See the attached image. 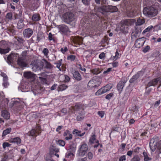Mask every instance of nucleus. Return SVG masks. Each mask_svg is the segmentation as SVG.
I'll return each instance as SVG.
<instances>
[{"instance_id": "nucleus-1", "label": "nucleus", "mask_w": 161, "mask_h": 161, "mask_svg": "<svg viewBox=\"0 0 161 161\" xmlns=\"http://www.w3.org/2000/svg\"><path fill=\"white\" fill-rule=\"evenodd\" d=\"M62 19L64 22L68 24L75 23L76 21V19L74 14L70 12L64 14L62 16Z\"/></svg>"}, {"instance_id": "nucleus-2", "label": "nucleus", "mask_w": 161, "mask_h": 161, "mask_svg": "<svg viewBox=\"0 0 161 161\" xmlns=\"http://www.w3.org/2000/svg\"><path fill=\"white\" fill-rule=\"evenodd\" d=\"M143 12L144 14L149 17H152L155 16L158 13L157 9L152 6L144 8Z\"/></svg>"}, {"instance_id": "nucleus-3", "label": "nucleus", "mask_w": 161, "mask_h": 161, "mask_svg": "<svg viewBox=\"0 0 161 161\" xmlns=\"http://www.w3.org/2000/svg\"><path fill=\"white\" fill-rule=\"evenodd\" d=\"M10 49L7 47V45L5 41H2L0 42V53L4 54L8 53Z\"/></svg>"}, {"instance_id": "nucleus-4", "label": "nucleus", "mask_w": 161, "mask_h": 161, "mask_svg": "<svg viewBox=\"0 0 161 161\" xmlns=\"http://www.w3.org/2000/svg\"><path fill=\"white\" fill-rule=\"evenodd\" d=\"M43 67V61L40 60H38L35 62L32 67V69L34 71H36L37 70H41Z\"/></svg>"}, {"instance_id": "nucleus-5", "label": "nucleus", "mask_w": 161, "mask_h": 161, "mask_svg": "<svg viewBox=\"0 0 161 161\" xmlns=\"http://www.w3.org/2000/svg\"><path fill=\"white\" fill-rule=\"evenodd\" d=\"M19 54L17 53H12L9 54L7 58V62L9 64L13 63L18 57Z\"/></svg>"}, {"instance_id": "nucleus-6", "label": "nucleus", "mask_w": 161, "mask_h": 161, "mask_svg": "<svg viewBox=\"0 0 161 161\" xmlns=\"http://www.w3.org/2000/svg\"><path fill=\"white\" fill-rule=\"evenodd\" d=\"M26 62V59L25 57L19 55L17 59V63L19 66L21 67H26L27 64Z\"/></svg>"}, {"instance_id": "nucleus-7", "label": "nucleus", "mask_w": 161, "mask_h": 161, "mask_svg": "<svg viewBox=\"0 0 161 161\" xmlns=\"http://www.w3.org/2000/svg\"><path fill=\"white\" fill-rule=\"evenodd\" d=\"M94 10L96 12H100L102 13L109 12V7L108 5H104L100 7H95Z\"/></svg>"}, {"instance_id": "nucleus-8", "label": "nucleus", "mask_w": 161, "mask_h": 161, "mask_svg": "<svg viewBox=\"0 0 161 161\" xmlns=\"http://www.w3.org/2000/svg\"><path fill=\"white\" fill-rule=\"evenodd\" d=\"M88 147L86 144H83L81 145L79 150L78 154L80 156L84 155L88 150Z\"/></svg>"}, {"instance_id": "nucleus-9", "label": "nucleus", "mask_w": 161, "mask_h": 161, "mask_svg": "<svg viewBox=\"0 0 161 161\" xmlns=\"http://www.w3.org/2000/svg\"><path fill=\"white\" fill-rule=\"evenodd\" d=\"M136 21L135 19H128L123 20L121 21L122 25L126 26L131 25L134 23Z\"/></svg>"}, {"instance_id": "nucleus-10", "label": "nucleus", "mask_w": 161, "mask_h": 161, "mask_svg": "<svg viewBox=\"0 0 161 161\" xmlns=\"http://www.w3.org/2000/svg\"><path fill=\"white\" fill-rule=\"evenodd\" d=\"M144 74L143 71H141L138 72L137 74L134 75L129 80L130 83H133L139 77L142 76Z\"/></svg>"}, {"instance_id": "nucleus-11", "label": "nucleus", "mask_w": 161, "mask_h": 161, "mask_svg": "<svg viewBox=\"0 0 161 161\" xmlns=\"http://www.w3.org/2000/svg\"><path fill=\"white\" fill-rule=\"evenodd\" d=\"M23 33L24 37L29 38L33 34V31L31 29L28 28L24 30Z\"/></svg>"}, {"instance_id": "nucleus-12", "label": "nucleus", "mask_w": 161, "mask_h": 161, "mask_svg": "<svg viewBox=\"0 0 161 161\" xmlns=\"http://www.w3.org/2000/svg\"><path fill=\"white\" fill-rule=\"evenodd\" d=\"M145 42L144 38H141L138 39L135 42V46L137 48H139L142 47Z\"/></svg>"}, {"instance_id": "nucleus-13", "label": "nucleus", "mask_w": 161, "mask_h": 161, "mask_svg": "<svg viewBox=\"0 0 161 161\" xmlns=\"http://www.w3.org/2000/svg\"><path fill=\"white\" fill-rule=\"evenodd\" d=\"M160 79H161L160 77H158L150 81L147 84V87H146V88L152 86H155L158 83V82L160 80Z\"/></svg>"}, {"instance_id": "nucleus-14", "label": "nucleus", "mask_w": 161, "mask_h": 161, "mask_svg": "<svg viewBox=\"0 0 161 161\" xmlns=\"http://www.w3.org/2000/svg\"><path fill=\"white\" fill-rule=\"evenodd\" d=\"M149 145L151 150L153 152L157 147V142L154 139H152L150 141Z\"/></svg>"}, {"instance_id": "nucleus-15", "label": "nucleus", "mask_w": 161, "mask_h": 161, "mask_svg": "<svg viewBox=\"0 0 161 161\" xmlns=\"http://www.w3.org/2000/svg\"><path fill=\"white\" fill-rule=\"evenodd\" d=\"M73 75L75 80L77 81H79L82 80V77L78 71H75L73 73Z\"/></svg>"}, {"instance_id": "nucleus-16", "label": "nucleus", "mask_w": 161, "mask_h": 161, "mask_svg": "<svg viewBox=\"0 0 161 161\" xmlns=\"http://www.w3.org/2000/svg\"><path fill=\"white\" fill-rule=\"evenodd\" d=\"M42 61L43 63V66H44L45 68L47 69H51L53 68V66L46 60L44 59H42Z\"/></svg>"}, {"instance_id": "nucleus-17", "label": "nucleus", "mask_w": 161, "mask_h": 161, "mask_svg": "<svg viewBox=\"0 0 161 161\" xmlns=\"http://www.w3.org/2000/svg\"><path fill=\"white\" fill-rule=\"evenodd\" d=\"M23 75L25 78L29 79L34 78L35 76V74L32 73L31 71H27L24 73Z\"/></svg>"}, {"instance_id": "nucleus-18", "label": "nucleus", "mask_w": 161, "mask_h": 161, "mask_svg": "<svg viewBox=\"0 0 161 161\" xmlns=\"http://www.w3.org/2000/svg\"><path fill=\"white\" fill-rule=\"evenodd\" d=\"M10 142L14 143L17 145H19L21 142V140L19 137L11 138L10 140Z\"/></svg>"}, {"instance_id": "nucleus-19", "label": "nucleus", "mask_w": 161, "mask_h": 161, "mask_svg": "<svg viewBox=\"0 0 161 161\" xmlns=\"http://www.w3.org/2000/svg\"><path fill=\"white\" fill-rule=\"evenodd\" d=\"M40 126L39 125H38V126L37 127V130H36L34 129L32 130L30 132L29 136H35L36 133H37V134L39 135V131L38 130H40Z\"/></svg>"}, {"instance_id": "nucleus-20", "label": "nucleus", "mask_w": 161, "mask_h": 161, "mask_svg": "<svg viewBox=\"0 0 161 161\" xmlns=\"http://www.w3.org/2000/svg\"><path fill=\"white\" fill-rule=\"evenodd\" d=\"M125 82L123 81H120L117 86V88L120 93L123 90Z\"/></svg>"}, {"instance_id": "nucleus-21", "label": "nucleus", "mask_w": 161, "mask_h": 161, "mask_svg": "<svg viewBox=\"0 0 161 161\" xmlns=\"http://www.w3.org/2000/svg\"><path fill=\"white\" fill-rule=\"evenodd\" d=\"M59 151V149L56 147L52 146L50 149V154L51 156L53 155L54 152L57 153Z\"/></svg>"}, {"instance_id": "nucleus-22", "label": "nucleus", "mask_w": 161, "mask_h": 161, "mask_svg": "<svg viewBox=\"0 0 161 161\" xmlns=\"http://www.w3.org/2000/svg\"><path fill=\"white\" fill-rule=\"evenodd\" d=\"M81 131H79L78 130L75 129L73 130L72 133L74 135H75L76 136H82L84 135L85 132H84L81 134Z\"/></svg>"}, {"instance_id": "nucleus-23", "label": "nucleus", "mask_w": 161, "mask_h": 161, "mask_svg": "<svg viewBox=\"0 0 161 161\" xmlns=\"http://www.w3.org/2000/svg\"><path fill=\"white\" fill-rule=\"evenodd\" d=\"M128 27L126 25H122L120 28V31L124 34H126L128 32Z\"/></svg>"}, {"instance_id": "nucleus-24", "label": "nucleus", "mask_w": 161, "mask_h": 161, "mask_svg": "<svg viewBox=\"0 0 161 161\" xmlns=\"http://www.w3.org/2000/svg\"><path fill=\"white\" fill-rule=\"evenodd\" d=\"M2 116L6 119H8L10 117L9 114L7 110H3L2 112Z\"/></svg>"}, {"instance_id": "nucleus-25", "label": "nucleus", "mask_w": 161, "mask_h": 161, "mask_svg": "<svg viewBox=\"0 0 161 161\" xmlns=\"http://www.w3.org/2000/svg\"><path fill=\"white\" fill-rule=\"evenodd\" d=\"M60 29L61 31L64 33L67 32L69 30L68 27L65 25H63L60 26Z\"/></svg>"}, {"instance_id": "nucleus-26", "label": "nucleus", "mask_w": 161, "mask_h": 161, "mask_svg": "<svg viewBox=\"0 0 161 161\" xmlns=\"http://www.w3.org/2000/svg\"><path fill=\"white\" fill-rule=\"evenodd\" d=\"M145 20L143 19H141L140 18H137V22H136V25H141L145 23Z\"/></svg>"}, {"instance_id": "nucleus-27", "label": "nucleus", "mask_w": 161, "mask_h": 161, "mask_svg": "<svg viewBox=\"0 0 161 161\" xmlns=\"http://www.w3.org/2000/svg\"><path fill=\"white\" fill-rule=\"evenodd\" d=\"M24 26V24L23 20L22 19H20L17 23V28L19 29H21Z\"/></svg>"}, {"instance_id": "nucleus-28", "label": "nucleus", "mask_w": 161, "mask_h": 161, "mask_svg": "<svg viewBox=\"0 0 161 161\" xmlns=\"http://www.w3.org/2000/svg\"><path fill=\"white\" fill-rule=\"evenodd\" d=\"M96 80L94 79L90 80L88 83V86L90 87V88H92L95 84H96Z\"/></svg>"}, {"instance_id": "nucleus-29", "label": "nucleus", "mask_w": 161, "mask_h": 161, "mask_svg": "<svg viewBox=\"0 0 161 161\" xmlns=\"http://www.w3.org/2000/svg\"><path fill=\"white\" fill-rule=\"evenodd\" d=\"M109 12H114L118 10L117 8L115 6L108 5Z\"/></svg>"}, {"instance_id": "nucleus-30", "label": "nucleus", "mask_w": 161, "mask_h": 161, "mask_svg": "<svg viewBox=\"0 0 161 161\" xmlns=\"http://www.w3.org/2000/svg\"><path fill=\"white\" fill-rule=\"evenodd\" d=\"M32 19L33 21H37L40 19L39 15L37 14H34L32 17Z\"/></svg>"}, {"instance_id": "nucleus-31", "label": "nucleus", "mask_w": 161, "mask_h": 161, "mask_svg": "<svg viewBox=\"0 0 161 161\" xmlns=\"http://www.w3.org/2000/svg\"><path fill=\"white\" fill-rule=\"evenodd\" d=\"M67 87V85L64 84L58 86V91H63L66 89Z\"/></svg>"}, {"instance_id": "nucleus-32", "label": "nucleus", "mask_w": 161, "mask_h": 161, "mask_svg": "<svg viewBox=\"0 0 161 161\" xmlns=\"http://www.w3.org/2000/svg\"><path fill=\"white\" fill-rule=\"evenodd\" d=\"M44 37V33L41 32H39L37 36V40L39 41L40 40L43 38Z\"/></svg>"}, {"instance_id": "nucleus-33", "label": "nucleus", "mask_w": 161, "mask_h": 161, "mask_svg": "<svg viewBox=\"0 0 161 161\" xmlns=\"http://www.w3.org/2000/svg\"><path fill=\"white\" fill-rule=\"evenodd\" d=\"M62 59L57 61L56 62L54 63V64H56V67L59 69L60 71H61L60 66L62 64Z\"/></svg>"}, {"instance_id": "nucleus-34", "label": "nucleus", "mask_w": 161, "mask_h": 161, "mask_svg": "<svg viewBox=\"0 0 161 161\" xmlns=\"http://www.w3.org/2000/svg\"><path fill=\"white\" fill-rule=\"evenodd\" d=\"M143 154L144 157V160L145 161H148L151 160L152 159L151 158L148 157L147 153L145 152H143Z\"/></svg>"}, {"instance_id": "nucleus-35", "label": "nucleus", "mask_w": 161, "mask_h": 161, "mask_svg": "<svg viewBox=\"0 0 161 161\" xmlns=\"http://www.w3.org/2000/svg\"><path fill=\"white\" fill-rule=\"evenodd\" d=\"M11 129L10 128H8L3 131L2 136H4L9 133L11 130Z\"/></svg>"}, {"instance_id": "nucleus-36", "label": "nucleus", "mask_w": 161, "mask_h": 161, "mask_svg": "<svg viewBox=\"0 0 161 161\" xmlns=\"http://www.w3.org/2000/svg\"><path fill=\"white\" fill-rule=\"evenodd\" d=\"M101 71L99 68L94 69L92 70V73L95 75H97L101 72Z\"/></svg>"}, {"instance_id": "nucleus-37", "label": "nucleus", "mask_w": 161, "mask_h": 161, "mask_svg": "<svg viewBox=\"0 0 161 161\" xmlns=\"http://www.w3.org/2000/svg\"><path fill=\"white\" fill-rule=\"evenodd\" d=\"M96 139V136L94 134L92 135L91 137L90 138L89 140V142L91 144H93L94 143V141Z\"/></svg>"}, {"instance_id": "nucleus-38", "label": "nucleus", "mask_w": 161, "mask_h": 161, "mask_svg": "<svg viewBox=\"0 0 161 161\" xmlns=\"http://www.w3.org/2000/svg\"><path fill=\"white\" fill-rule=\"evenodd\" d=\"M82 106L81 104H77L74 107V109L77 111L79 110L80 109H82Z\"/></svg>"}, {"instance_id": "nucleus-39", "label": "nucleus", "mask_w": 161, "mask_h": 161, "mask_svg": "<svg viewBox=\"0 0 161 161\" xmlns=\"http://www.w3.org/2000/svg\"><path fill=\"white\" fill-rule=\"evenodd\" d=\"M103 93H104L103 88L100 89L98 90L97 92L95 93V95L97 96L101 94H102Z\"/></svg>"}, {"instance_id": "nucleus-40", "label": "nucleus", "mask_w": 161, "mask_h": 161, "mask_svg": "<svg viewBox=\"0 0 161 161\" xmlns=\"http://www.w3.org/2000/svg\"><path fill=\"white\" fill-rule=\"evenodd\" d=\"M131 110L134 112L136 113L138 110L136 106L134 104L133 105L131 108Z\"/></svg>"}, {"instance_id": "nucleus-41", "label": "nucleus", "mask_w": 161, "mask_h": 161, "mask_svg": "<svg viewBox=\"0 0 161 161\" xmlns=\"http://www.w3.org/2000/svg\"><path fill=\"white\" fill-rule=\"evenodd\" d=\"M8 32L12 35L15 34V31L12 28H9L8 30Z\"/></svg>"}, {"instance_id": "nucleus-42", "label": "nucleus", "mask_w": 161, "mask_h": 161, "mask_svg": "<svg viewBox=\"0 0 161 161\" xmlns=\"http://www.w3.org/2000/svg\"><path fill=\"white\" fill-rule=\"evenodd\" d=\"M76 58V56L75 55H71L68 56L67 59L71 61H74Z\"/></svg>"}, {"instance_id": "nucleus-43", "label": "nucleus", "mask_w": 161, "mask_h": 161, "mask_svg": "<svg viewBox=\"0 0 161 161\" xmlns=\"http://www.w3.org/2000/svg\"><path fill=\"white\" fill-rule=\"evenodd\" d=\"M84 118V115L83 114H80L77 116V119L78 121H81Z\"/></svg>"}, {"instance_id": "nucleus-44", "label": "nucleus", "mask_w": 161, "mask_h": 161, "mask_svg": "<svg viewBox=\"0 0 161 161\" xmlns=\"http://www.w3.org/2000/svg\"><path fill=\"white\" fill-rule=\"evenodd\" d=\"M153 26L152 25L150 26H148L147 28H146L144 31H143L142 33L145 34L146 32L149 31L150 30H152L153 28Z\"/></svg>"}, {"instance_id": "nucleus-45", "label": "nucleus", "mask_w": 161, "mask_h": 161, "mask_svg": "<svg viewBox=\"0 0 161 161\" xmlns=\"http://www.w3.org/2000/svg\"><path fill=\"white\" fill-rule=\"evenodd\" d=\"M57 144L62 146H64L65 145V142L63 140H59L57 142Z\"/></svg>"}, {"instance_id": "nucleus-46", "label": "nucleus", "mask_w": 161, "mask_h": 161, "mask_svg": "<svg viewBox=\"0 0 161 161\" xmlns=\"http://www.w3.org/2000/svg\"><path fill=\"white\" fill-rule=\"evenodd\" d=\"M140 160V158L138 156H135L132 158L131 161H139Z\"/></svg>"}, {"instance_id": "nucleus-47", "label": "nucleus", "mask_w": 161, "mask_h": 161, "mask_svg": "<svg viewBox=\"0 0 161 161\" xmlns=\"http://www.w3.org/2000/svg\"><path fill=\"white\" fill-rule=\"evenodd\" d=\"M82 2L86 6H88L90 4V0H82Z\"/></svg>"}, {"instance_id": "nucleus-48", "label": "nucleus", "mask_w": 161, "mask_h": 161, "mask_svg": "<svg viewBox=\"0 0 161 161\" xmlns=\"http://www.w3.org/2000/svg\"><path fill=\"white\" fill-rule=\"evenodd\" d=\"M113 59L116 60L119 58V54L117 51H116L115 53V55L113 57Z\"/></svg>"}, {"instance_id": "nucleus-49", "label": "nucleus", "mask_w": 161, "mask_h": 161, "mask_svg": "<svg viewBox=\"0 0 161 161\" xmlns=\"http://www.w3.org/2000/svg\"><path fill=\"white\" fill-rule=\"evenodd\" d=\"M11 146V144L8 142H4L3 144V147L5 148L7 147H9Z\"/></svg>"}, {"instance_id": "nucleus-50", "label": "nucleus", "mask_w": 161, "mask_h": 161, "mask_svg": "<svg viewBox=\"0 0 161 161\" xmlns=\"http://www.w3.org/2000/svg\"><path fill=\"white\" fill-rule=\"evenodd\" d=\"M113 95L114 94L113 93H110L106 96L105 97V98L107 99H109L111 98Z\"/></svg>"}, {"instance_id": "nucleus-51", "label": "nucleus", "mask_w": 161, "mask_h": 161, "mask_svg": "<svg viewBox=\"0 0 161 161\" xmlns=\"http://www.w3.org/2000/svg\"><path fill=\"white\" fill-rule=\"evenodd\" d=\"M68 50V48L66 47H64V48H61L60 49L61 51L63 53H64Z\"/></svg>"}, {"instance_id": "nucleus-52", "label": "nucleus", "mask_w": 161, "mask_h": 161, "mask_svg": "<svg viewBox=\"0 0 161 161\" xmlns=\"http://www.w3.org/2000/svg\"><path fill=\"white\" fill-rule=\"evenodd\" d=\"M150 47L149 46H147L143 49V52L144 53H146L150 49Z\"/></svg>"}, {"instance_id": "nucleus-53", "label": "nucleus", "mask_w": 161, "mask_h": 161, "mask_svg": "<svg viewBox=\"0 0 161 161\" xmlns=\"http://www.w3.org/2000/svg\"><path fill=\"white\" fill-rule=\"evenodd\" d=\"M17 41L19 42L21 44H23L24 42H25L24 40L22 38H21L20 37H18L17 38Z\"/></svg>"}, {"instance_id": "nucleus-54", "label": "nucleus", "mask_w": 161, "mask_h": 161, "mask_svg": "<svg viewBox=\"0 0 161 161\" xmlns=\"http://www.w3.org/2000/svg\"><path fill=\"white\" fill-rule=\"evenodd\" d=\"M12 15L11 13H8L6 16L7 18L9 19H11L12 18Z\"/></svg>"}, {"instance_id": "nucleus-55", "label": "nucleus", "mask_w": 161, "mask_h": 161, "mask_svg": "<svg viewBox=\"0 0 161 161\" xmlns=\"http://www.w3.org/2000/svg\"><path fill=\"white\" fill-rule=\"evenodd\" d=\"M42 52L45 55L47 56L48 53V50L47 48H44Z\"/></svg>"}, {"instance_id": "nucleus-56", "label": "nucleus", "mask_w": 161, "mask_h": 161, "mask_svg": "<svg viewBox=\"0 0 161 161\" xmlns=\"http://www.w3.org/2000/svg\"><path fill=\"white\" fill-rule=\"evenodd\" d=\"M72 138V135L70 133L65 138V139L67 140H71Z\"/></svg>"}, {"instance_id": "nucleus-57", "label": "nucleus", "mask_w": 161, "mask_h": 161, "mask_svg": "<svg viewBox=\"0 0 161 161\" xmlns=\"http://www.w3.org/2000/svg\"><path fill=\"white\" fill-rule=\"evenodd\" d=\"M126 159V156L125 155H123L120 157L119 161H125Z\"/></svg>"}, {"instance_id": "nucleus-58", "label": "nucleus", "mask_w": 161, "mask_h": 161, "mask_svg": "<svg viewBox=\"0 0 161 161\" xmlns=\"http://www.w3.org/2000/svg\"><path fill=\"white\" fill-rule=\"evenodd\" d=\"M64 77L65 78L64 81L65 82H68L70 80V78L67 75H65Z\"/></svg>"}, {"instance_id": "nucleus-59", "label": "nucleus", "mask_w": 161, "mask_h": 161, "mask_svg": "<svg viewBox=\"0 0 161 161\" xmlns=\"http://www.w3.org/2000/svg\"><path fill=\"white\" fill-rule=\"evenodd\" d=\"M105 54L104 53H102L99 55V57L100 59H103L105 57Z\"/></svg>"}, {"instance_id": "nucleus-60", "label": "nucleus", "mask_w": 161, "mask_h": 161, "mask_svg": "<svg viewBox=\"0 0 161 161\" xmlns=\"http://www.w3.org/2000/svg\"><path fill=\"white\" fill-rule=\"evenodd\" d=\"M1 75L3 77V79L4 80H8V77L6 75L4 74V73H2L1 74Z\"/></svg>"}, {"instance_id": "nucleus-61", "label": "nucleus", "mask_w": 161, "mask_h": 161, "mask_svg": "<svg viewBox=\"0 0 161 161\" xmlns=\"http://www.w3.org/2000/svg\"><path fill=\"white\" fill-rule=\"evenodd\" d=\"M48 39L50 41L53 40L54 41V39L53 38V35L51 33H49L48 34Z\"/></svg>"}, {"instance_id": "nucleus-62", "label": "nucleus", "mask_w": 161, "mask_h": 161, "mask_svg": "<svg viewBox=\"0 0 161 161\" xmlns=\"http://www.w3.org/2000/svg\"><path fill=\"white\" fill-rule=\"evenodd\" d=\"M87 156L89 159H91L93 157L92 153L91 152H89L87 154Z\"/></svg>"}, {"instance_id": "nucleus-63", "label": "nucleus", "mask_w": 161, "mask_h": 161, "mask_svg": "<svg viewBox=\"0 0 161 161\" xmlns=\"http://www.w3.org/2000/svg\"><path fill=\"white\" fill-rule=\"evenodd\" d=\"M46 161H53L50 156L48 155L46 157Z\"/></svg>"}, {"instance_id": "nucleus-64", "label": "nucleus", "mask_w": 161, "mask_h": 161, "mask_svg": "<svg viewBox=\"0 0 161 161\" xmlns=\"http://www.w3.org/2000/svg\"><path fill=\"white\" fill-rule=\"evenodd\" d=\"M158 148L159 149V152L161 154V140L159 143V145L158 146Z\"/></svg>"}]
</instances>
